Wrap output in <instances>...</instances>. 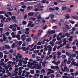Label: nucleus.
<instances>
[{
    "label": "nucleus",
    "mask_w": 78,
    "mask_h": 78,
    "mask_svg": "<svg viewBox=\"0 0 78 78\" xmlns=\"http://www.w3.org/2000/svg\"><path fill=\"white\" fill-rule=\"evenodd\" d=\"M13 27H14V26L13 25H11L9 27V28H10L11 29H12V28H13Z\"/></svg>",
    "instance_id": "53"
},
{
    "label": "nucleus",
    "mask_w": 78,
    "mask_h": 78,
    "mask_svg": "<svg viewBox=\"0 0 78 78\" xmlns=\"http://www.w3.org/2000/svg\"><path fill=\"white\" fill-rule=\"evenodd\" d=\"M19 72V73H18V75L19 76H20V75H21V74L22 73V70H20Z\"/></svg>",
    "instance_id": "22"
},
{
    "label": "nucleus",
    "mask_w": 78,
    "mask_h": 78,
    "mask_svg": "<svg viewBox=\"0 0 78 78\" xmlns=\"http://www.w3.org/2000/svg\"><path fill=\"white\" fill-rule=\"evenodd\" d=\"M6 17H4L3 19H2V20L1 21V23H3L6 20Z\"/></svg>",
    "instance_id": "17"
},
{
    "label": "nucleus",
    "mask_w": 78,
    "mask_h": 78,
    "mask_svg": "<svg viewBox=\"0 0 78 78\" xmlns=\"http://www.w3.org/2000/svg\"><path fill=\"white\" fill-rule=\"evenodd\" d=\"M37 44L38 45H41V41H39L37 43Z\"/></svg>",
    "instance_id": "64"
},
{
    "label": "nucleus",
    "mask_w": 78,
    "mask_h": 78,
    "mask_svg": "<svg viewBox=\"0 0 78 78\" xmlns=\"http://www.w3.org/2000/svg\"><path fill=\"white\" fill-rule=\"evenodd\" d=\"M21 49H22V50H23V51H26L27 50V48H26L25 47H22L21 48Z\"/></svg>",
    "instance_id": "34"
},
{
    "label": "nucleus",
    "mask_w": 78,
    "mask_h": 78,
    "mask_svg": "<svg viewBox=\"0 0 78 78\" xmlns=\"http://www.w3.org/2000/svg\"><path fill=\"white\" fill-rule=\"evenodd\" d=\"M12 30L13 31H14V32L16 31V28L15 27H14L12 28Z\"/></svg>",
    "instance_id": "60"
},
{
    "label": "nucleus",
    "mask_w": 78,
    "mask_h": 78,
    "mask_svg": "<svg viewBox=\"0 0 78 78\" xmlns=\"http://www.w3.org/2000/svg\"><path fill=\"white\" fill-rule=\"evenodd\" d=\"M42 68V66H41V65H38L37 66V69H40Z\"/></svg>",
    "instance_id": "14"
},
{
    "label": "nucleus",
    "mask_w": 78,
    "mask_h": 78,
    "mask_svg": "<svg viewBox=\"0 0 78 78\" xmlns=\"http://www.w3.org/2000/svg\"><path fill=\"white\" fill-rule=\"evenodd\" d=\"M67 61L66 63L67 64H70V62H71V61H70V60H69Z\"/></svg>",
    "instance_id": "46"
},
{
    "label": "nucleus",
    "mask_w": 78,
    "mask_h": 78,
    "mask_svg": "<svg viewBox=\"0 0 78 78\" xmlns=\"http://www.w3.org/2000/svg\"><path fill=\"white\" fill-rule=\"evenodd\" d=\"M51 67L52 69H55V67L53 66H51Z\"/></svg>",
    "instance_id": "61"
},
{
    "label": "nucleus",
    "mask_w": 78,
    "mask_h": 78,
    "mask_svg": "<svg viewBox=\"0 0 78 78\" xmlns=\"http://www.w3.org/2000/svg\"><path fill=\"white\" fill-rule=\"evenodd\" d=\"M49 44H50V45H51V46H54V43H53V42H50L49 43Z\"/></svg>",
    "instance_id": "35"
},
{
    "label": "nucleus",
    "mask_w": 78,
    "mask_h": 78,
    "mask_svg": "<svg viewBox=\"0 0 78 78\" xmlns=\"http://www.w3.org/2000/svg\"><path fill=\"white\" fill-rule=\"evenodd\" d=\"M11 48V47L9 45H6L3 47H0V50H5L7 49H9Z\"/></svg>",
    "instance_id": "1"
},
{
    "label": "nucleus",
    "mask_w": 78,
    "mask_h": 78,
    "mask_svg": "<svg viewBox=\"0 0 78 78\" xmlns=\"http://www.w3.org/2000/svg\"><path fill=\"white\" fill-rule=\"evenodd\" d=\"M49 11H55V9L53 8H50L49 9Z\"/></svg>",
    "instance_id": "43"
},
{
    "label": "nucleus",
    "mask_w": 78,
    "mask_h": 78,
    "mask_svg": "<svg viewBox=\"0 0 78 78\" xmlns=\"http://www.w3.org/2000/svg\"><path fill=\"white\" fill-rule=\"evenodd\" d=\"M41 3H45L46 2V0H43L41 1Z\"/></svg>",
    "instance_id": "47"
},
{
    "label": "nucleus",
    "mask_w": 78,
    "mask_h": 78,
    "mask_svg": "<svg viewBox=\"0 0 78 78\" xmlns=\"http://www.w3.org/2000/svg\"><path fill=\"white\" fill-rule=\"evenodd\" d=\"M61 38H64V37H66V35H65V34H63V35H62L61 36Z\"/></svg>",
    "instance_id": "62"
},
{
    "label": "nucleus",
    "mask_w": 78,
    "mask_h": 78,
    "mask_svg": "<svg viewBox=\"0 0 78 78\" xmlns=\"http://www.w3.org/2000/svg\"><path fill=\"white\" fill-rule=\"evenodd\" d=\"M65 36H66L68 37H69L70 36V34H69L68 33H66L65 34Z\"/></svg>",
    "instance_id": "26"
},
{
    "label": "nucleus",
    "mask_w": 78,
    "mask_h": 78,
    "mask_svg": "<svg viewBox=\"0 0 78 78\" xmlns=\"http://www.w3.org/2000/svg\"><path fill=\"white\" fill-rule=\"evenodd\" d=\"M72 18L73 19H78V17L76 16H73L72 17Z\"/></svg>",
    "instance_id": "31"
},
{
    "label": "nucleus",
    "mask_w": 78,
    "mask_h": 78,
    "mask_svg": "<svg viewBox=\"0 0 78 78\" xmlns=\"http://www.w3.org/2000/svg\"><path fill=\"white\" fill-rule=\"evenodd\" d=\"M20 34H17V35L16 36V37L17 38L18 37H20Z\"/></svg>",
    "instance_id": "58"
},
{
    "label": "nucleus",
    "mask_w": 78,
    "mask_h": 78,
    "mask_svg": "<svg viewBox=\"0 0 78 78\" xmlns=\"http://www.w3.org/2000/svg\"><path fill=\"white\" fill-rule=\"evenodd\" d=\"M47 48H48V50H52V47L50 45H48L47 46Z\"/></svg>",
    "instance_id": "12"
},
{
    "label": "nucleus",
    "mask_w": 78,
    "mask_h": 78,
    "mask_svg": "<svg viewBox=\"0 0 78 78\" xmlns=\"http://www.w3.org/2000/svg\"><path fill=\"white\" fill-rule=\"evenodd\" d=\"M22 23H23V25H25L27 24V22L24 21H23Z\"/></svg>",
    "instance_id": "50"
},
{
    "label": "nucleus",
    "mask_w": 78,
    "mask_h": 78,
    "mask_svg": "<svg viewBox=\"0 0 78 78\" xmlns=\"http://www.w3.org/2000/svg\"><path fill=\"white\" fill-rule=\"evenodd\" d=\"M49 16L50 17H51V19H53L54 17V16L52 14L49 15Z\"/></svg>",
    "instance_id": "33"
},
{
    "label": "nucleus",
    "mask_w": 78,
    "mask_h": 78,
    "mask_svg": "<svg viewBox=\"0 0 78 78\" xmlns=\"http://www.w3.org/2000/svg\"><path fill=\"white\" fill-rule=\"evenodd\" d=\"M65 19H69V18H70V16H69V15L68 14H66V15H65Z\"/></svg>",
    "instance_id": "10"
},
{
    "label": "nucleus",
    "mask_w": 78,
    "mask_h": 78,
    "mask_svg": "<svg viewBox=\"0 0 78 78\" xmlns=\"http://www.w3.org/2000/svg\"><path fill=\"white\" fill-rule=\"evenodd\" d=\"M3 41H5L6 40V39H7V37H4L3 38Z\"/></svg>",
    "instance_id": "54"
},
{
    "label": "nucleus",
    "mask_w": 78,
    "mask_h": 78,
    "mask_svg": "<svg viewBox=\"0 0 78 78\" xmlns=\"http://www.w3.org/2000/svg\"><path fill=\"white\" fill-rule=\"evenodd\" d=\"M52 52V50H48V53H47V55H50Z\"/></svg>",
    "instance_id": "18"
},
{
    "label": "nucleus",
    "mask_w": 78,
    "mask_h": 78,
    "mask_svg": "<svg viewBox=\"0 0 78 78\" xmlns=\"http://www.w3.org/2000/svg\"><path fill=\"white\" fill-rule=\"evenodd\" d=\"M56 48H57V46H54V47L52 49L53 51H56Z\"/></svg>",
    "instance_id": "19"
},
{
    "label": "nucleus",
    "mask_w": 78,
    "mask_h": 78,
    "mask_svg": "<svg viewBox=\"0 0 78 78\" xmlns=\"http://www.w3.org/2000/svg\"><path fill=\"white\" fill-rule=\"evenodd\" d=\"M21 38L22 39V41L24 42L25 41V39H26V36L25 35H22L21 36Z\"/></svg>",
    "instance_id": "2"
},
{
    "label": "nucleus",
    "mask_w": 78,
    "mask_h": 78,
    "mask_svg": "<svg viewBox=\"0 0 78 78\" xmlns=\"http://www.w3.org/2000/svg\"><path fill=\"white\" fill-rule=\"evenodd\" d=\"M56 56L54 55L53 56V58H54V60L55 61H56Z\"/></svg>",
    "instance_id": "56"
},
{
    "label": "nucleus",
    "mask_w": 78,
    "mask_h": 78,
    "mask_svg": "<svg viewBox=\"0 0 78 78\" xmlns=\"http://www.w3.org/2000/svg\"><path fill=\"white\" fill-rule=\"evenodd\" d=\"M34 13L33 12H30L28 13V15L29 16H32L34 15Z\"/></svg>",
    "instance_id": "7"
},
{
    "label": "nucleus",
    "mask_w": 78,
    "mask_h": 78,
    "mask_svg": "<svg viewBox=\"0 0 78 78\" xmlns=\"http://www.w3.org/2000/svg\"><path fill=\"white\" fill-rule=\"evenodd\" d=\"M66 64L65 63H62L61 64V69H62V68H63V67H64V66H65L66 65Z\"/></svg>",
    "instance_id": "13"
},
{
    "label": "nucleus",
    "mask_w": 78,
    "mask_h": 78,
    "mask_svg": "<svg viewBox=\"0 0 78 78\" xmlns=\"http://www.w3.org/2000/svg\"><path fill=\"white\" fill-rule=\"evenodd\" d=\"M62 41H60L58 43H57V44L58 45H60L61 44H62Z\"/></svg>",
    "instance_id": "39"
},
{
    "label": "nucleus",
    "mask_w": 78,
    "mask_h": 78,
    "mask_svg": "<svg viewBox=\"0 0 78 78\" xmlns=\"http://www.w3.org/2000/svg\"><path fill=\"white\" fill-rule=\"evenodd\" d=\"M60 63H61V62H60V61H58V62H55V64L56 65H58V64H60Z\"/></svg>",
    "instance_id": "41"
},
{
    "label": "nucleus",
    "mask_w": 78,
    "mask_h": 78,
    "mask_svg": "<svg viewBox=\"0 0 78 78\" xmlns=\"http://www.w3.org/2000/svg\"><path fill=\"white\" fill-rule=\"evenodd\" d=\"M13 27H14V28H17V27H18V25H17V24H13Z\"/></svg>",
    "instance_id": "57"
},
{
    "label": "nucleus",
    "mask_w": 78,
    "mask_h": 78,
    "mask_svg": "<svg viewBox=\"0 0 78 78\" xmlns=\"http://www.w3.org/2000/svg\"><path fill=\"white\" fill-rule=\"evenodd\" d=\"M61 58L62 59H65L66 58V56L65 55H62L61 56Z\"/></svg>",
    "instance_id": "29"
},
{
    "label": "nucleus",
    "mask_w": 78,
    "mask_h": 78,
    "mask_svg": "<svg viewBox=\"0 0 78 78\" xmlns=\"http://www.w3.org/2000/svg\"><path fill=\"white\" fill-rule=\"evenodd\" d=\"M51 22H56V20L53 19H51Z\"/></svg>",
    "instance_id": "42"
},
{
    "label": "nucleus",
    "mask_w": 78,
    "mask_h": 78,
    "mask_svg": "<svg viewBox=\"0 0 78 78\" xmlns=\"http://www.w3.org/2000/svg\"><path fill=\"white\" fill-rule=\"evenodd\" d=\"M62 10L64 11V10H66L67 9V7H62Z\"/></svg>",
    "instance_id": "49"
},
{
    "label": "nucleus",
    "mask_w": 78,
    "mask_h": 78,
    "mask_svg": "<svg viewBox=\"0 0 78 78\" xmlns=\"http://www.w3.org/2000/svg\"><path fill=\"white\" fill-rule=\"evenodd\" d=\"M31 40V38H28L27 39L26 41L27 42H29Z\"/></svg>",
    "instance_id": "36"
},
{
    "label": "nucleus",
    "mask_w": 78,
    "mask_h": 78,
    "mask_svg": "<svg viewBox=\"0 0 78 78\" xmlns=\"http://www.w3.org/2000/svg\"><path fill=\"white\" fill-rule=\"evenodd\" d=\"M57 2H59V3H66V1H61L58 0Z\"/></svg>",
    "instance_id": "25"
},
{
    "label": "nucleus",
    "mask_w": 78,
    "mask_h": 78,
    "mask_svg": "<svg viewBox=\"0 0 78 78\" xmlns=\"http://www.w3.org/2000/svg\"><path fill=\"white\" fill-rule=\"evenodd\" d=\"M37 66H39V64H38L37 63L35 64L33 66V67H34V68H37Z\"/></svg>",
    "instance_id": "28"
},
{
    "label": "nucleus",
    "mask_w": 78,
    "mask_h": 78,
    "mask_svg": "<svg viewBox=\"0 0 78 78\" xmlns=\"http://www.w3.org/2000/svg\"><path fill=\"white\" fill-rule=\"evenodd\" d=\"M42 64H43V66L45 67V64H46V61H44L42 62Z\"/></svg>",
    "instance_id": "37"
},
{
    "label": "nucleus",
    "mask_w": 78,
    "mask_h": 78,
    "mask_svg": "<svg viewBox=\"0 0 78 78\" xmlns=\"http://www.w3.org/2000/svg\"><path fill=\"white\" fill-rule=\"evenodd\" d=\"M9 32H7L5 33V34L6 35H7V36H9Z\"/></svg>",
    "instance_id": "63"
},
{
    "label": "nucleus",
    "mask_w": 78,
    "mask_h": 78,
    "mask_svg": "<svg viewBox=\"0 0 78 78\" xmlns=\"http://www.w3.org/2000/svg\"><path fill=\"white\" fill-rule=\"evenodd\" d=\"M11 20V18L10 17H8L6 18V20L5 21V22H8V21H10Z\"/></svg>",
    "instance_id": "6"
},
{
    "label": "nucleus",
    "mask_w": 78,
    "mask_h": 78,
    "mask_svg": "<svg viewBox=\"0 0 78 78\" xmlns=\"http://www.w3.org/2000/svg\"><path fill=\"white\" fill-rule=\"evenodd\" d=\"M48 70L51 73H54V71L53 70H51V69H49Z\"/></svg>",
    "instance_id": "23"
},
{
    "label": "nucleus",
    "mask_w": 78,
    "mask_h": 78,
    "mask_svg": "<svg viewBox=\"0 0 78 78\" xmlns=\"http://www.w3.org/2000/svg\"><path fill=\"white\" fill-rule=\"evenodd\" d=\"M63 42H68V41H67V40L66 39L64 38L63 39Z\"/></svg>",
    "instance_id": "59"
},
{
    "label": "nucleus",
    "mask_w": 78,
    "mask_h": 78,
    "mask_svg": "<svg viewBox=\"0 0 78 78\" xmlns=\"http://www.w3.org/2000/svg\"><path fill=\"white\" fill-rule=\"evenodd\" d=\"M30 72L31 74H34V70H31Z\"/></svg>",
    "instance_id": "45"
},
{
    "label": "nucleus",
    "mask_w": 78,
    "mask_h": 78,
    "mask_svg": "<svg viewBox=\"0 0 78 78\" xmlns=\"http://www.w3.org/2000/svg\"><path fill=\"white\" fill-rule=\"evenodd\" d=\"M3 52H0V58H3Z\"/></svg>",
    "instance_id": "24"
},
{
    "label": "nucleus",
    "mask_w": 78,
    "mask_h": 78,
    "mask_svg": "<svg viewBox=\"0 0 78 78\" xmlns=\"http://www.w3.org/2000/svg\"><path fill=\"white\" fill-rule=\"evenodd\" d=\"M3 52L5 54V55H8V54H9V51L7 50L4 51Z\"/></svg>",
    "instance_id": "20"
},
{
    "label": "nucleus",
    "mask_w": 78,
    "mask_h": 78,
    "mask_svg": "<svg viewBox=\"0 0 78 78\" xmlns=\"http://www.w3.org/2000/svg\"><path fill=\"white\" fill-rule=\"evenodd\" d=\"M6 14V11H0V14Z\"/></svg>",
    "instance_id": "27"
},
{
    "label": "nucleus",
    "mask_w": 78,
    "mask_h": 78,
    "mask_svg": "<svg viewBox=\"0 0 78 78\" xmlns=\"http://www.w3.org/2000/svg\"><path fill=\"white\" fill-rule=\"evenodd\" d=\"M76 56V55L75 54H71L69 55L70 57L71 58H75Z\"/></svg>",
    "instance_id": "4"
},
{
    "label": "nucleus",
    "mask_w": 78,
    "mask_h": 78,
    "mask_svg": "<svg viewBox=\"0 0 78 78\" xmlns=\"http://www.w3.org/2000/svg\"><path fill=\"white\" fill-rule=\"evenodd\" d=\"M71 64H72V65H74V66H76V63L75 61H73L72 62Z\"/></svg>",
    "instance_id": "9"
},
{
    "label": "nucleus",
    "mask_w": 78,
    "mask_h": 78,
    "mask_svg": "<svg viewBox=\"0 0 78 78\" xmlns=\"http://www.w3.org/2000/svg\"><path fill=\"white\" fill-rule=\"evenodd\" d=\"M36 47H37V45H35L33 48L30 50V51H32L33 50H34V49H36Z\"/></svg>",
    "instance_id": "15"
},
{
    "label": "nucleus",
    "mask_w": 78,
    "mask_h": 78,
    "mask_svg": "<svg viewBox=\"0 0 78 78\" xmlns=\"http://www.w3.org/2000/svg\"><path fill=\"white\" fill-rule=\"evenodd\" d=\"M15 47H16V45H15V43H13L12 45V48H14Z\"/></svg>",
    "instance_id": "52"
},
{
    "label": "nucleus",
    "mask_w": 78,
    "mask_h": 78,
    "mask_svg": "<svg viewBox=\"0 0 78 78\" xmlns=\"http://www.w3.org/2000/svg\"><path fill=\"white\" fill-rule=\"evenodd\" d=\"M65 48L66 49H69V48H71V47L70 46H66L65 47Z\"/></svg>",
    "instance_id": "48"
},
{
    "label": "nucleus",
    "mask_w": 78,
    "mask_h": 78,
    "mask_svg": "<svg viewBox=\"0 0 78 78\" xmlns=\"http://www.w3.org/2000/svg\"><path fill=\"white\" fill-rule=\"evenodd\" d=\"M8 11H13V8L12 7H8L7 8Z\"/></svg>",
    "instance_id": "8"
},
{
    "label": "nucleus",
    "mask_w": 78,
    "mask_h": 78,
    "mask_svg": "<svg viewBox=\"0 0 78 78\" xmlns=\"http://www.w3.org/2000/svg\"><path fill=\"white\" fill-rule=\"evenodd\" d=\"M15 44H18L19 45H21L22 44V42L21 41H19V42L16 41L15 42Z\"/></svg>",
    "instance_id": "11"
},
{
    "label": "nucleus",
    "mask_w": 78,
    "mask_h": 78,
    "mask_svg": "<svg viewBox=\"0 0 78 78\" xmlns=\"http://www.w3.org/2000/svg\"><path fill=\"white\" fill-rule=\"evenodd\" d=\"M34 25V24H33L30 23H29L27 26V27H33Z\"/></svg>",
    "instance_id": "3"
},
{
    "label": "nucleus",
    "mask_w": 78,
    "mask_h": 78,
    "mask_svg": "<svg viewBox=\"0 0 78 78\" xmlns=\"http://www.w3.org/2000/svg\"><path fill=\"white\" fill-rule=\"evenodd\" d=\"M9 52L11 53H14V50L13 49H10L9 50Z\"/></svg>",
    "instance_id": "40"
},
{
    "label": "nucleus",
    "mask_w": 78,
    "mask_h": 78,
    "mask_svg": "<svg viewBox=\"0 0 78 78\" xmlns=\"http://www.w3.org/2000/svg\"><path fill=\"white\" fill-rule=\"evenodd\" d=\"M57 55H61V52L60 51L57 52Z\"/></svg>",
    "instance_id": "55"
},
{
    "label": "nucleus",
    "mask_w": 78,
    "mask_h": 78,
    "mask_svg": "<svg viewBox=\"0 0 78 78\" xmlns=\"http://www.w3.org/2000/svg\"><path fill=\"white\" fill-rule=\"evenodd\" d=\"M41 23V20H38L35 21L36 24H39V23Z\"/></svg>",
    "instance_id": "5"
},
{
    "label": "nucleus",
    "mask_w": 78,
    "mask_h": 78,
    "mask_svg": "<svg viewBox=\"0 0 78 78\" xmlns=\"http://www.w3.org/2000/svg\"><path fill=\"white\" fill-rule=\"evenodd\" d=\"M41 6V4L40 3H39L37 5V8H40V7Z\"/></svg>",
    "instance_id": "30"
},
{
    "label": "nucleus",
    "mask_w": 78,
    "mask_h": 78,
    "mask_svg": "<svg viewBox=\"0 0 78 78\" xmlns=\"http://www.w3.org/2000/svg\"><path fill=\"white\" fill-rule=\"evenodd\" d=\"M68 60H69L70 61H75V59L73 58H68Z\"/></svg>",
    "instance_id": "16"
},
{
    "label": "nucleus",
    "mask_w": 78,
    "mask_h": 78,
    "mask_svg": "<svg viewBox=\"0 0 78 78\" xmlns=\"http://www.w3.org/2000/svg\"><path fill=\"white\" fill-rule=\"evenodd\" d=\"M32 7H30V6H28L27 8V10H30V9H31Z\"/></svg>",
    "instance_id": "44"
},
{
    "label": "nucleus",
    "mask_w": 78,
    "mask_h": 78,
    "mask_svg": "<svg viewBox=\"0 0 78 78\" xmlns=\"http://www.w3.org/2000/svg\"><path fill=\"white\" fill-rule=\"evenodd\" d=\"M19 68H18L15 69V70L14 71V73H16V72L17 71H18V70H19Z\"/></svg>",
    "instance_id": "38"
},
{
    "label": "nucleus",
    "mask_w": 78,
    "mask_h": 78,
    "mask_svg": "<svg viewBox=\"0 0 78 78\" xmlns=\"http://www.w3.org/2000/svg\"><path fill=\"white\" fill-rule=\"evenodd\" d=\"M43 50H44V51H46L47 50H48V49H47V48L46 47H45L43 49Z\"/></svg>",
    "instance_id": "51"
},
{
    "label": "nucleus",
    "mask_w": 78,
    "mask_h": 78,
    "mask_svg": "<svg viewBox=\"0 0 78 78\" xmlns=\"http://www.w3.org/2000/svg\"><path fill=\"white\" fill-rule=\"evenodd\" d=\"M55 30H52L51 31H50L49 32V33L50 34H52L53 33H55Z\"/></svg>",
    "instance_id": "32"
},
{
    "label": "nucleus",
    "mask_w": 78,
    "mask_h": 78,
    "mask_svg": "<svg viewBox=\"0 0 78 78\" xmlns=\"http://www.w3.org/2000/svg\"><path fill=\"white\" fill-rule=\"evenodd\" d=\"M65 27L66 28H67V29H70L71 28L67 24H65Z\"/></svg>",
    "instance_id": "21"
}]
</instances>
